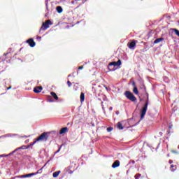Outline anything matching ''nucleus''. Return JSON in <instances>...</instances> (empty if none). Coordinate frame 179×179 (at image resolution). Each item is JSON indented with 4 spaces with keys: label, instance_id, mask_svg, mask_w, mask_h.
Here are the masks:
<instances>
[{
    "label": "nucleus",
    "instance_id": "obj_20",
    "mask_svg": "<svg viewBox=\"0 0 179 179\" xmlns=\"http://www.w3.org/2000/svg\"><path fill=\"white\" fill-rule=\"evenodd\" d=\"M57 10L59 13H62L63 11V8L61 6H57Z\"/></svg>",
    "mask_w": 179,
    "mask_h": 179
},
{
    "label": "nucleus",
    "instance_id": "obj_26",
    "mask_svg": "<svg viewBox=\"0 0 179 179\" xmlns=\"http://www.w3.org/2000/svg\"><path fill=\"white\" fill-rule=\"evenodd\" d=\"M67 85H68L69 87H71L72 84H71V83L70 80H68V81H67Z\"/></svg>",
    "mask_w": 179,
    "mask_h": 179
},
{
    "label": "nucleus",
    "instance_id": "obj_34",
    "mask_svg": "<svg viewBox=\"0 0 179 179\" xmlns=\"http://www.w3.org/2000/svg\"><path fill=\"white\" fill-rule=\"evenodd\" d=\"M46 165H47V163H45V164L43 166H42V168L44 169Z\"/></svg>",
    "mask_w": 179,
    "mask_h": 179
},
{
    "label": "nucleus",
    "instance_id": "obj_38",
    "mask_svg": "<svg viewBox=\"0 0 179 179\" xmlns=\"http://www.w3.org/2000/svg\"><path fill=\"white\" fill-rule=\"evenodd\" d=\"M102 106H103V103H102Z\"/></svg>",
    "mask_w": 179,
    "mask_h": 179
},
{
    "label": "nucleus",
    "instance_id": "obj_7",
    "mask_svg": "<svg viewBox=\"0 0 179 179\" xmlns=\"http://www.w3.org/2000/svg\"><path fill=\"white\" fill-rule=\"evenodd\" d=\"M136 44V42L135 40H133L132 41H131L129 43H128V47L129 49H134L135 45Z\"/></svg>",
    "mask_w": 179,
    "mask_h": 179
},
{
    "label": "nucleus",
    "instance_id": "obj_23",
    "mask_svg": "<svg viewBox=\"0 0 179 179\" xmlns=\"http://www.w3.org/2000/svg\"><path fill=\"white\" fill-rule=\"evenodd\" d=\"M62 146H63V144H62V145H60V146L59 147V150H58L57 151H56V152H55V154L59 153V152L61 151V149H62Z\"/></svg>",
    "mask_w": 179,
    "mask_h": 179
},
{
    "label": "nucleus",
    "instance_id": "obj_14",
    "mask_svg": "<svg viewBox=\"0 0 179 179\" xmlns=\"http://www.w3.org/2000/svg\"><path fill=\"white\" fill-rule=\"evenodd\" d=\"M117 129L120 130H123L124 129L122 124L120 122L117 124Z\"/></svg>",
    "mask_w": 179,
    "mask_h": 179
},
{
    "label": "nucleus",
    "instance_id": "obj_12",
    "mask_svg": "<svg viewBox=\"0 0 179 179\" xmlns=\"http://www.w3.org/2000/svg\"><path fill=\"white\" fill-rule=\"evenodd\" d=\"M164 41V38H163V37H160L159 38H157L156 39L155 41H154V44H157V43H159L161 42H163Z\"/></svg>",
    "mask_w": 179,
    "mask_h": 179
},
{
    "label": "nucleus",
    "instance_id": "obj_5",
    "mask_svg": "<svg viewBox=\"0 0 179 179\" xmlns=\"http://www.w3.org/2000/svg\"><path fill=\"white\" fill-rule=\"evenodd\" d=\"M115 66H117V62H111L108 64V69L110 71H115Z\"/></svg>",
    "mask_w": 179,
    "mask_h": 179
},
{
    "label": "nucleus",
    "instance_id": "obj_37",
    "mask_svg": "<svg viewBox=\"0 0 179 179\" xmlns=\"http://www.w3.org/2000/svg\"><path fill=\"white\" fill-rule=\"evenodd\" d=\"M75 1H82V0H75Z\"/></svg>",
    "mask_w": 179,
    "mask_h": 179
},
{
    "label": "nucleus",
    "instance_id": "obj_31",
    "mask_svg": "<svg viewBox=\"0 0 179 179\" xmlns=\"http://www.w3.org/2000/svg\"><path fill=\"white\" fill-rule=\"evenodd\" d=\"M169 162L170 164H173V160H169Z\"/></svg>",
    "mask_w": 179,
    "mask_h": 179
},
{
    "label": "nucleus",
    "instance_id": "obj_19",
    "mask_svg": "<svg viewBox=\"0 0 179 179\" xmlns=\"http://www.w3.org/2000/svg\"><path fill=\"white\" fill-rule=\"evenodd\" d=\"M43 170V167L41 168V169L38 170V171L34 173V174H35V176L37 174H41L42 173Z\"/></svg>",
    "mask_w": 179,
    "mask_h": 179
},
{
    "label": "nucleus",
    "instance_id": "obj_30",
    "mask_svg": "<svg viewBox=\"0 0 179 179\" xmlns=\"http://www.w3.org/2000/svg\"><path fill=\"white\" fill-rule=\"evenodd\" d=\"M84 69V65L80 66L78 67V70H81V69Z\"/></svg>",
    "mask_w": 179,
    "mask_h": 179
},
{
    "label": "nucleus",
    "instance_id": "obj_40",
    "mask_svg": "<svg viewBox=\"0 0 179 179\" xmlns=\"http://www.w3.org/2000/svg\"><path fill=\"white\" fill-rule=\"evenodd\" d=\"M178 24H179V20H178Z\"/></svg>",
    "mask_w": 179,
    "mask_h": 179
},
{
    "label": "nucleus",
    "instance_id": "obj_21",
    "mask_svg": "<svg viewBox=\"0 0 179 179\" xmlns=\"http://www.w3.org/2000/svg\"><path fill=\"white\" fill-rule=\"evenodd\" d=\"M176 169H177L176 166H174L173 164L171 165V167H170L171 171H174Z\"/></svg>",
    "mask_w": 179,
    "mask_h": 179
},
{
    "label": "nucleus",
    "instance_id": "obj_29",
    "mask_svg": "<svg viewBox=\"0 0 179 179\" xmlns=\"http://www.w3.org/2000/svg\"><path fill=\"white\" fill-rule=\"evenodd\" d=\"M37 141H37V138H36V140L35 141H34L32 143H31L30 145H34L36 143Z\"/></svg>",
    "mask_w": 179,
    "mask_h": 179
},
{
    "label": "nucleus",
    "instance_id": "obj_22",
    "mask_svg": "<svg viewBox=\"0 0 179 179\" xmlns=\"http://www.w3.org/2000/svg\"><path fill=\"white\" fill-rule=\"evenodd\" d=\"M121 64H122V61L120 59H119L116 62L117 66H121Z\"/></svg>",
    "mask_w": 179,
    "mask_h": 179
},
{
    "label": "nucleus",
    "instance_id": "obj_28",
    "mask_svg": "<svg viewBox=\"0 0 179 179\" xmlns=\"http://www.w3.org/2000/svg\"><path fill=\"white\" fill-rule=\"evenodd\" d=\"M175 34L179 37V31L178 29H174Z\"/></svg>",
    "mask_w": 179,
    "mask_h": 179
},
{
    "label": "nucleus",
    "instance_id": "obj_25",
    "mask_svg": "<svg viewBox=\"0 0 179 179\" xmlns=\"http://www.w3.org/2000/svg\"><path fill=\"white\" fill-rule=\"evenodd\" d=\"M113 128L111 127L107 128L108 132H110V131H113Z\"/></svg>",
    "mask_w": 179,
    "mask_h": 179
},
{
    "label": "nucleus",
    "instance_id": "obj_32",
    "mask_svg": "<svg viewBox=\"0 0 179 179\" xmlns=\"http://www.w3.org/2000/svg\"><path fill=\"white\" fill-rule=\"evenodd\" d=\"M133 86L135 87H136V85H135V82L134 81L133 82Z\"/></svg>",
    "mask_w": 179,
    "mask_h": 179
},
{
    "label": "nucleus",
    "instance_id": "obj_35",
    "mask_svg": "<svg viewBox=\"0 0 179 179\" xmlns=\"http://www.w3.org/2000/svg\"><path fill=\"white\" fill-rule=\"evenodd\" d=\"M8 54V53H4L3 55H4V56H7Z\"/></svg>",
    "mask_w": 179,
    "mask_h": 179
},
{
    "label": "nucleus",
    "instance_id": "obj_36",
    "mask_svg": "<svg viewBox=\"0 0 179 179\" xmlns=\"http://www.w3.org/2000/svg\"><path fill=\"white\" fill-rule=\"evenodd\" d=\"M68 77H71V74H69V75L68 76Z\"/></svg>",
    "mask_w": 179,
    "mask_h": 179
},
{
    "label": "nucleus",
    "instance_id": "obj_10",
    "mask_svg": "<svg viewBox=\"0 0 179 179\" xmlns=\"http://www.w3.org/2000/svg\"><path fill=\"white\" fill-rule=\"evenodd\" d=\"M69 131L68 127H63L61 129V130L59 131V134H66V132H67Z\"/></svg>",
    "mask_w": 179,
    "mask_h": 179
},
{
    "label": "nucleus",
    "instance_id": "obj_1",
    "mask_svg": "<svg viewBox=\"0 0 179 179\" xmlns=\"http://www.w3.org/2000/svg\"><path fill=\"white\" fill-rule=\"evenodd\" d=\"M144 90L145 92V95H146V100H145V103L144 105V107L142 108L141 110V119H143V117L146 114V112L148 110V106L149 103V94L146 92V88H144Z\"/></svg>",
    "mask_w": 179,
    "mask_h": 179
},
{
    "label": "nucleus",
    "instance_id": "obj_33",
    "mask_svg": "<svg viewBox=\"0 0 179 179\" xmlns=\"http://www.w3.org/2000/svg\"><path fill=\"white\" fill-rule=\"evenodd\" d=\"M10 89H11V86H10L9 87L7 88V90H10Z\"/></svg>",
    "mask_w": 179,
    "mask_h": 179
},
{
    "label": "nucleus",
    "instance_id": "obj_4",
    "mask_svg": "<svg viewBox=\"0 0 179 179\" xmlns=\"http://www.w3.org/2000/svg\"><path fill=\"white\" fill-rule=\"evenodd\" d=\"M124 96L129 99L131 101L135 102L136 101V98L135 97V95H134L131 92H124Z\"/></svg>",
    "mask_w": 179,
    "mask_h": 179
},
{
    "label": "nucleus",
    "instance_id": "obj_13",
    "mask_svg": "<svg viewBox=\"0 0 179 179\" xmlns=\"http://www.w3.org/2000/svg\"><path fill=\"white\" fill-rule=\"evenodd\" d=\"M80 98V102H83L85 101V93L81 92Z\"/></svg>",
    "mask_w": 179,
    "mask_h": 179
},
{
    "label": "nucleus",
    "instance_id": "obj_15",
    "mask_svg": "<svg viewBox=\"0 0 179 179\" xmlns=\"http://www.w3.org/2000/svg\"><path fill=\"white\" fill-rule=\"evenodd\" d=\"M29 148V146L26 147L25 145H22V146H21V147H20V148H16V149H15V151L19 150H25V149H28Z\"/></svg>",
    "mask_w": 179,
    "mask_h": 179
},
{
    "label": "nucleus",
    "instance_id": "obj_3",
    "mask_svg": "<svg viewBox=\"0 0 179 179\" xmlns=\"http://www.w3.org/2000/svg\"><path fill=\"white\" fill-rule=\"evenodd\" d=\"M50 24H52V22L50 20H46L45 22H43L42 27L39 30V33H41L42 31H45V30H46L50 27L49 26Z\"/></svg>",
    "mask_w": 179,
    "mask_h": 179
},
{
    "label": "nucleus",
    "instance_id": "obj_11",
    "mask_svg": "<svg viewBox=\"0 0 179 179\" xmlns=\"http://www.w3.org/2000/svg\"><path fill=\"white\" fill-rule=\"evenodd\" d=\"M32 176H35L34 173H29V174L22 175V176H20V178H30V177H32Z\"/></svg>",
    "mask_w": 179,
    "mask_h": 179
},
{
    "label": "nucleus",
    "instance_id": "obj_2",
    "mask_svg": "<svg viewBox=\"0 0 179 179\" xmlns=\"http://www.w3.org/2000/svg\"><path fill=\"white\" fill-rule=\"evenodd\" d=\"M51 134H56V131H50V132H43L42 133V134H41L40 136H38L37 138V141H48V136L49 135H50Z\"/></svg>",
    "mask_w": 179,
    "mask_h": 179
},
{
    "label": "nucleus",
    "instance_id": "obj_18",
    "mask_svg": "<svg viewBox=\"0 0 179 179\" xmlns=\"http://www.w3.org/2000/svg\"><path fill=\"white\" fill-rule=\"evenodd\" d=\"M133 92L134 93V94H136L138 95L139 92H138V90L136 87H134V89H133Z\"/></svg>",
    "mask_w": 179,
    "mask_h": 179
},
{
    "label": "nucleus",
    "instance_id": "obj_16",
    "mask_svg": "<svg viewBox=\"0 0 179 179\" xmlns=\"http://www.w3.org/2000/svg\"><path fill=\"white\" fill-rule=\"evenodd\" d=\"M50 95L55 98V100H58V96L55 92H50Z\"/></svg>",
    "mask_w": 179,
    "mask_h": 179
},
{
    "label": "nucleus",
    "instance_id": "obj_24",
    "mask_svg": "<svg viewBox=\"0 0 179 179\" xmlns=\"http://www.w3.org/2000/svg\"><path fill=\"white\" fill-rule=\"evenodd\" d=\"M141 174H139V173L136 174L134 176L135 179H139V178H141Z\"/></svg>",
    "mask_w": 179,
    "mask_h": 179
},
{
    "label": "nucleus",
    "instance_id": "obj_27",
    "mask_svg": "<svg viewBox=\"0 0 179 179\" xmlns=\"http://www.w3.org/2000/svg\"><path fill=\"white\" fill-rule=\"evenodd\" d=\"M171 153L178 155L179 152L177 150H171Z\"/></svg>",
    "mask_w": 179,
    "mask_h": 179
},
{
    "label": "nucleus",
    "instance_id": "obj_9",
    "mask_svg": "<svg viewBox=\"0 0 179 179\" xmlns=\"http://www.w3.org/2000/svg\"><path fill=\"white\" fill-rule=\"evenodd\" d=\"M41 91H43V87H36L34 89V93H40Z\"/></svg>",
    "mask_w": 179,
    "mask_h": 179
},
{
    "label": "nucleus",
    "instance_id": "obj_8",
    "mask_svg": "<svg viewBox=\"0 0 179 179\" xmlns=\"http://www.w3.org/2000/svg\"><path fill=\"white\" fill-rule=\"evenodd\" d=\"M120 165V162L119 160H116L113 163L112 168L113 169L118 168Z\"/></svg>",
    "mask_w": 179,
    "mask_h": 179
},
{
    "label": "nucleus",
    "instance_id": "obj_39",
    "mask_svg": "<svg viewBox=\"0 0 179 179\" xmlns=\"http://www.w3.org/2000/svg\"><path fill=\"white\" fill-rule=\"evenodd\" d=\"M178 148L179 149V145L178 146Z\"/></svg>",
    "mask_w": 179,
    "mask_h": 179
},
{
    "label": "nucleus",
    "instance_id": "obj_17",
    "mask_svg": "<svg viewBox=\"0 0 179 179\" xmlns=\"http://www.w3.org/2000/svg\"><path fill=\"white\" fill-rule=\"evenodd\" d=\"M61 173V171H55L53 173V178H57L58 176Z\"/></svg>",
    "mask_w": 179,
    "mask_h": 179
},
{
    "label": "nucleus",
    "instance_id": "obj_6",
    "mask_svg": "<svg viewBox=\"0 0 179 179\" xmlns=\"http://www.w3.org/2000/svg\"><path fill=\"white\" fill-rule=\"evenodd\" d=\"M26 43L29 44V47L34 48L36 45V42L34 41L33 38H29L26 41Z\"/></svg>",
    "mask_w": 179,
    "mask_h": 179
}]
</instances>
